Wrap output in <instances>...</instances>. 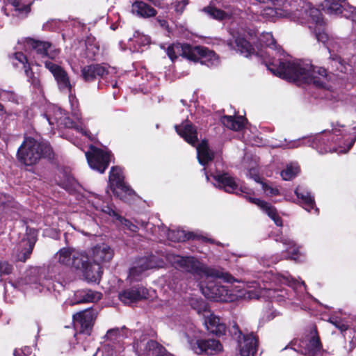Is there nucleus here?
<instances>
[{
    "instance_id": "54",
    "label": "nucleus",
    "mask_w": 356,
    "mask_h": 356,
    "mask_svg": "<svg viewBox=\"0 0 356 356\" xmlns=\"http://www.w3.org/2000/svg\"><path fill=\"white\" fill-rule=\"evenodd\" d=\"M13 207V197L6 193H0V207Z\"/></svg>"
},
{
    "instance_id": "55",
    "label": "nucleus",
    "mask_w": 356,
    "mask_h": 356,
    "mask_svg": "<svg viewBox=\"0 0 356 356\" xmlns=\"http://www.w3.org/2000/svg\"><path fill=\"white\" fill-rule=\"evenodd\" d=\"M329 321L341 332L346 331L348 329V325L345 324L340 318H330Z\"/></svg>"
},
{
    "instance_id": "18",
    "label": "nucleus",
    "mask_w": 356,
    "mask_h": 356,
    "mask_svg": "<svg viewBox=\"0 0 356 356\" xmlns=\"http://www.w3.org/2000/svg\"><path fill=\"white\" fill-rule=\"evenodd\" d=\"M90 152L86 153L90 167L100 173H104L110 162L109 154L93 145H90Z\"/></svg>"
},
{
    "instance_id": "2",
    "label": "nucleus",
    "mask_w": 356,
    "mask_h": 356,
    "mask_svg": "<svg viewBox=\"0 0 356 356\" xmlns=\"http://www.w3.org/2000/svg\"><path fill=\"white\" fill-rule=\"evenodd\" d=\"M273 7L264 9V15L270 17H287L300 24H307L309 29L314 26V35L327 48L334 47L333 38L324 31V22L321 10L305 0H272Z\"/></svg>"
},
{
    "instance_id": "22",
    "label": "nucleus",
    "mask_w": 356,
    "mask_h": 356,
    "mask_svg": "<svg viewBox=\"0 0 356 356\" xmlns=\"http://www.w3.org/2000/svg\"><path fill=\"white\" fill-rule=\"evenodd\" d=\"M147 296L148 291L147 289L140 285L125 289L118 294L119 300L127 305L146 299Z\"/></svg>"
},
{
    "instance_id": "39",
    "label": "nucleus",
    "mask_w": 356,
    "mask_h": 356,
    "mask_svg": "<svg viewBox=\"0 0 356 356\" xmlns=\"http://www.w3.org/2000/svg\"><path fill=\"white\" fill-rule=\"evenodd\" d=\"M202 11L210 18L218 21L229 19L231 17L229 13L213 6H206L202 9Z\"/></svg>"
},
{
    "instance_id": "26",
    "label": "nucleus",
    "mask_w": 356,
    "mask_h": 356,
    "mask_svg": "<svg viewBox=\"0 0 356 356\" xmlns=\"http://www.w3.org/2000/svg\"><path fill=\"white\" fill-rule=\"evenodd\" d=\"M294 193L298 200V203L307 211L310 212L312 209L318 213V209L316 207L314 196L312 195L311 191L305 186H298L294 191Z\"/></svg>"
},
{
    "instance_id": "15",
    "label": "nucleus",
    "mask_w": 356,
    "mask_h": 356,
    "mask_svg": "<svg viewBox=\"0 0 356 356\" xmlns=\"http://www.w3.org/2000/svg\"><path fill=\"white\" fill-rule=\"evenodd\" d=\"M96 318V312L92 308L79 312L73 315L75 330L79 334L90 335Z\"/></svg>"
},
{
    "instance_id": "61",
    "label": "nucleus",
    "mask_w": 356,
    "mask_h": 356,
    "mask_svg": "<svg viewBox=\"0 0 356 356\" xmlns=\"http://www.w3.org/2000/svg\"><path fill=\"white\" fill-rule=\"evenodd\" d=\"M277 315H278V313L276 311H272L271 309H269L266 312V314L263 317V320L270 321V320L273 319Z\"/></svg>"
},
{
    "instance_id": "16",
    "label": "nucleus",
    "mask_w": 356,
    "mask_h": 356,
    "mask_svg": "<svg viewBox=\"0 0 356 356\" xmlns=\"http://www.w3.org/2000/svg\"><path fill=\"white\" fill-rule=\"evenodd\" d=\"M27 238L14 248L13 261L25 262L30 257L37 241V234L35 229H30Z\"/></svg>"
},
{
    "instance_id": "59",
    "label": "nucleus",
    "mask_w": 356,
    "mask_h": 356,
    "mask_svg": "<svg viewBox=\"0 0 356 356\" xmlns=\"http://www.w3.org/2000/svg\"><path fill=\"white\" fill-rule=\"evenodd\" d=\"M333 40L334 41L333 42V45L334 47H332V48H327V50L329 51L330 54H332V51L334 52V51H339L340 50V49L341 48V42H342V40L339 38H333Z\"/></svg>"
},
{
    "instance_id": "32",
    "label": "nucleus",
    "mask_w": 356,
    "mask_h": 356,
    "mask_svg": "<svg viewBox=\"0 0 356 356\" xmlns=\"http://www.w3.org/2000/svg\"><path fill=\"white\" fill-rule=\"evenodd\" d=\"M102 293L89 289H83L74 293V303L95 302L102 298Z\"/></svg>"
},
{
    "instance_id": "3",
    "label": "nucleus",
    "mask_w": 356,
    "mask_h": 356,
    "mask_svg": "<svg viewBox=\"0 0 356 356\" xmlns=\"http://www.w3.org/2000/svg\"><path fill=\"white\" fill-rule=\"evenodd\" d=\"M332 131H323L315 136L292 140L287 143L286 146L289 149L301 146H309L320 154L332 152H348L356 140V133H353L355 135L350 139L346 138L347 136L342 134L339 129V127H343V125L336 123V124H332Z\"/></svg>"
},
{
    "instance_id": "25",
    "label": "nucleus",
    "mask_w": 356,
    "mask_h": 356,
    "mask_svg": "<svg viewBox=\"0 0 356 356\" xmlns=\"http://www.w3.org/2000/svg\"><path fill=\"white\" fill-rule=\"evenodd\" d=\"M275 241L277 242H281L284 246L285 251L282 253V257H279L278 255L273 257L270 264H276L282 258L286 259H298L297 256L299 254V247L293 240L283 236H277L275 238Z\"/></svg>"
},
{
    "instance_id": "28",
    "label": "nucleus",
    "mask_w": 356,
    "mask_h": 356,
    "mask_svg": "<svg viewBox=\"0 0 356 356\" xmlns=\"http://www.w3.org/2000/svg\"><path fill=\"white\" fill-rule=\"evenodd\" d=\"M91 256L95 264L109 262L114 256V250L106 243L97 244L91 248Z\"/></svg>"
},
{
    "instance_id": "17",
    "label": "nucleus",
    "mask_w": 356,
    "mask_h": 356,
    "mask_svg": "<svg viewBox=\"0 0 356 356\" xmlns=\"http://www.w3.org/2000/svg\"><path fill=\"white\" fill-rule=\"evenodd\" d=\"M188 345L189 348L197 355H213L222 349L220 341L213 339H188Z\"/></svg>"
},
{
    "instance_id": "31",
    "label": "nucleus",
    "mask_w": 356,
    "mask_h": 356,
    "mask_svg": "<svg viewBox=\"0 0 356 356\" xmlns=\"http://www.w3.org/2000/svg\"><path fill=\"white\" fill-rule=\"evenodd\" d=\"M248 202L257 205L275 222L277 226H282V220L277 213L276 209L270 203L252 197H249Z\"/></svg>"
},
{
    "instance_id": "34",
    "label": "nucleus",
    "mask_w": 356,
    "mask_h": 356,
    "mask_svg": "<svg viewBox=\"0 0 356 356\" xmlns=\"http://www.w3.org/2000/svg\"><path fill=\"white\" fill-rule=\"evenodd\" d=\"M83 275L88 282H99L102 274V268L99 264L89 263V264L82 270Z\"/></svg>"
},
{
    "instance_id": "11",
    "label": "nucleus",
    "mask_w": 356,
    "mask_h": 356,
    "mask_svg": "<svg viewBox=\"0 0 356 356\" xmlns=\"http://www.w3.org/2000/svg\"><path fill=\"white\" fill-rule=\"evenodd\" d=\"M22 284L26 286V290H31L34 293L50 291L54 284L50 279L46 277L44 270L34 269L20 281Z\"/></svg>"
},
{
    "instance_id": "19",
    "label": "nucleus",
    "mask_w": 356,
    "mask_h": 356,
    "mask_svg": "<svg viewBox=\"0 0 356 356\" xmlns=\"http://www.w3.org/2000/svg\"><path fill=\"white\" fill-rule=\"evenodd\" d=\"M259 279L264 284V286H260V288L269 291L271 290V286H267V284H270L271 282H276L277 281L294 288L303 287L304 289L306 288L303 281L300 282L290 276L275 275L271 271H265L261 273Z\"/></svg>"
},
{
    "instance_id": "50",
    "label": "nucleus",
    "mask_w": 356,
    "mask_h": 356,
    "mask_svg": "<svg viewBox=\"0 0 356 356\" xmlns=\"http://www.w3.org/2000/svg\"><path fill=\"white\" fill-rule=\"evenodd\" d=\"M62 28V22L60 19H51L44 23L42 30L46 31H57Z\"/></svg>"
},
{
    "instance_id": "49",
    "label": "nucleus",
    "mask_w": 356,
    "mask_h": 356,
    "mask_svg": "<svg viewBox=\"0 0 356 356\" xmlns=\"http://www.w3.org/2000/svg\"><path fill=\"white\" fill-rule=\"evenodd\" d=\"M119 328H113L107 331L105 337L108 341V343H121L123 337L120 334Z\"/></svg>"
},
{
    "instance_id": "33",
    "label": "nucleus",
    "mask_w": 356,
    "mask_h": 356,
    "mask_svg": "<svg viewBox=\"0 0 356 356\" xmlns=\"http://www.w3.org/2000/svg\"><path fill=\"white\" fill-rule=\"evenodd\" d=\"M150 43V38L145 35L136 32L129 40V48L131 52H142Z\"/></svg>"
},
{
    "instance_id": "30",
    "label": "nucleus",
    "mask_w": 356,
    "mask_h": 356,
    "mask_svg": "<svg viewBox=\"0 0 356 356\" xmlns=\"http://www.w3.org/2000/svg\"><path fill=\"white\" fill-rule=\"evenodd\" d=\"M193 47L188 44L174 43L168 46L166 53L170 59L174 61L178 56H182L190 60Z\"/></svg>"
},
{
    "instance_id": "46",
    "label": "nucleus",
    "mask_w": 356,
    "mask_h": 356,
    "mask_svg": "<svg viewBox=\"0 0 356 356\" xmlns=\"http://www.w3.org/2000/svg\"><path fill=\"white\" fill-rule=\"evenodd\" d=\"M124 347L121 343H108L107 342L103 347V351L106 356H116L121 353Z\"/></svg>"
},
{
    "instance_id": "48",
    "label": "nucleus",
    "mask_w": 356,
    "mask_h": 356,
    "mask_svg": "<svg viewBox=\"0 0 356 356\" xmlns=\"http://www.w3.org/2000/svg\"><path fill=\"white\" fill-rule=\"evenodd\" d=\"M329 59L330 60L331 67L332 70H335L341 72L344 71V60L340 56L335 54H330Z\"/></svg>"
},
{
    "instance_id": "35",
    "label": "nucleus",
    "mask_w": 356,
    "mask_h": 356,
    "mask_svg": "<svg viewBox=\"0 0 356 356\" xmlns=\"http://www.w3.org/2000/svg\"><path fill=\"white\" fill-rule=\"evenodd\" d=\"M131 10L133 13L143 17H150L156 14V10L154 8L140 1H136L132 4Z\"/></svg>"
},
{
    "instance_id": "58",
    "label": "nucleus",
    "mask_w": 356,
    "mask_h": 356,
    "mask_svg": "<svg viewBox=\"0 0 356 356\" xmlns=\"http://www.w3.org/2000/svg\"><path fill=\"white\" fill-rule=\"evenodd\" d=\"M14 58L22 64L24 70L25 69V66H30V64L28 63L26 56L23 53L15 52L14 54Z\"/></svg>"
},
{
    "instance_id": "62",
    "label": "nucleus",
    "mask_w": 356,
    "mask_h": 356,
    "mask_svg": "<svg viewBox=\"0 0 356 356\" xmlns=\"http://www.w3.org/2000/svg\"><path fill=\"white\" fill-rule=\"evenodd\" d=\"M157 229H159V236L158 237V239L161 241L165 238H167V236H165L164 233H165V229H168V228L167 227H165V225H162L161 226H158Z\"/></svg>"
},
{
    "instance_id": "44",
    "label": "nucleus",
    "mask_w": 356,
    "mask_h": 356,
    "mask_svg": "<svg viewBox=\"0 0 356 356\" xmlns=\"http://www.w3.org/2000/svg\"><path fill=\"white\" fill-rule=\"evenodd\" d=\"M74 248H63L56 254L58 261L60 264L70 266L72 261V254Z\"/></svg>"
},
{
    "instance_id": "40",
    "label": "nucleus",
    "mask_w": 356,
    "mask_h": 356,
    "mask_svg": "<svg viewBox=\"0 0 356 356\" xmlns=\"http://www.w3.org/2000/svg\"><path fill=\"white\" fill-rule=\"evenodd\" d=\"M165 236H167V238L173 242H181L186 240L191 239L193 236V234L191 232H185L184 230L177 229L171 230L170 229H165Z\"/></svg>"
},
{
    "instance_id": "36",
    "label": "nucleus",
    "mask_w": 356,
    "mask_h": 356,
    "mask_svg": "<svg viewBox=\"0 0 356 356\" xmlns=\"http://www.w3.org/2000/svg\"><path fill=\"white\" fill-rule=\"evenodd\" d=\"M72 259L70 266L81 270H83L90 263L88 254L84 251L76 249L74 250Z\"/></svg>"
},
{
    "instance_id": "9",
    "label": "nucleus",
    "mask_w": 356,
    "mask_h": 356,
    "mask_svg": "<svg viewBox=\"0 0 356 356\" xmlns=\"http://www.w3.org/2000/svg\"><path fill=\"white\" fill-rule=\"evenodd\" d=\"M230 335L238 342L241 356H253L258 346V338L252 332L243 334L236 323L229 328Z\"/></svg>"
},
{
    "instance_id": "4",
    "label": "nucleus",
    "mask_w": 356,
    "mask_h": 356,
    "mask_svg": "<svg viewBox=\"0 0 356 356\" xmlns=\"http://www.w3.org/2000/svg\"><path fill=\"white\" fill-rule=\"evenodd\" d=\"M169 260L175 268L193 275L201 276L205 275L211 278L221 279L228 283L238 282L231 274L224 270L207 268L193 257L172 255Z\"/></svg>"
},
{
    "instance_id": "10",
    "label": "nucleus",
    "mask_w": 356,
    "mask_h": 356,
    "mask_svg": "<svg viewBox=\"0 0 356 356\" xmlns=\"http://www.w3.org/2000/svg\"><path fill=\"white\" fill-rule=\"evenodd\" d=\"M213 179V185L226 193H235L243 195L248 201L250 196V191L245 187L238 185L236 179L228 173L217 172L211 175Z\"/></svg>"
},
{
    "instance_id": "38",
    "label": "nucleus",
    "mask_w": 356,
    "mask_h": 356,
    "mask_svg": "<svg viewBox=\"0 0 356 356\" xmlns=\"http://www.w3.org/2000/svg\"><path fill=\"white\" fill-rule=\"evenodd\" d=\"M245 119L242 116L234 118L230 115H225L221 118V122L229 129L234 131H240L242 129L245 124Z\"/></svg>"
},
{
    "instance_id": "8",
    "label": "nucleus",
    "mask_w": 356,
    "mask_h": 356,
    "mask_svg": "<svg viewBox=\"0 0 356 356\" xmlns=\"http://www.w3.org/2000/svg\"><path fill=\"white\" fill-rule=\"evenodd\" d=\"M115 73V69L101 64H91L83 67L81 70V76L86 82H92L97 79L101 78L102 81L99 82L101 86L105 82L107 86H111L113 88L118 87V81L115 76L111 80L108 79L110 74Z\"/></svg>"
},
{
    "instance_id": "60",
    "label": "nucleus",
    "mask_w": 356,
    "mask_h": 356,
    "mask_svg": "<svg viewBox=\"0 0 356 356\" xmlns=\"http://www.w3.org/2000/svg\"><path fill=\"white\" fill-rule=\"evenodd\" d=\"M122 224H124L130 231L131 232H136L138 229L137 226L134 225L129 220L124 219L123 218H121L119 219Z\"/></svg>"
},
{
    "instance_id": "56",
    "label": "nucleus",
    "mask_w": 356,
    "mask_h": 356,
    "mask_svg": "<svg viewBox=\"0 0 356 356\" xmlns=\"http://www.w3.org/2000/svg\"><path fill=\"white\" fill-rule=\"evenodd\" d=\"M188 0H177L175 2H174V8L177 13L181 14L186 5L188 4Z\"/></svg>"
},
{
    "instance_id": "57",
    "label": "nucleus",
    "mask_w": 356,
    "mask_h": 356,
    "mask_svg": "<svg viewBox=\"0 0 356 356\" xmlns=\"http://www.w3.org/2000/svg\"><path fill=\"white\" fill-rule=\"evenodd\" d=\"M262 188L266 193V194L270 196L277 195L280 194L278 188H273L265 183L262 184Z\"/></svg>"
},
{
    "instance_id": "37",
    "label": "nucleus",
    "mask_w": 356,
    "mask_h": 356,
    "mask_svg": "<svg viewBox=\"0 0 356 356\" xmlns=\"http://www.w3.org/2000/svg\"><path fill=\"white\" fill-rule=\"evenodd\" d=\"M346 0H325V7L327 12L334 15H341L343 17V10L349 4L346 3Z\"/></svg>"
},
{
    "instance_id": "63",
    "label": "nucleus",
    "mask_w": 356,
    "mask_h": 356,
    "mask_svg": "<svg viewBox=\"0 0 356 356\" xmlns=\"http://www.w3.org/2000/svg\"><path fill=\"white\" fill-rule=\"evenodd\" d=\"M32 353V348L30 346H24L21 349V353L23 356H29Z\"/></svg>"
},
{
    "instance_id": "27",
    "label": "nucleus",
    "mask_w": 356,
    "mask_h": 356,
    "mask_svg": "<svg viewBox=\"0 0 356 356\" xmlns=\"http://www.w3.org/2000/svg\"><path fill=\"white\" fill-rule=\"evenodd\" d=\"M311 334V337L302 350V354L305 356H327V353L323 349L316 330H314Z\"/></svg>"
},
{
    "instance_id": "20",
    "label": "nucleus",
    "mask_w": 356,
    "mask_h": 356,
    "mask_svg": "<svg viewBox=\"0 0 356 356\" xmlns=\"http://www.w3.org/2000/svg\"><path fill=\"white\" fill-rule=\"evenodd\" d=\"M190 60L199 62L202 65L211 67L217 66L219 63L218 56L213 51L204 47H193Z\"/></svg>"
},
{
    "instance_id": "1",
    "label": "nucleus",
    "mask_w": 356,
    "mask_h": 356,
    "mask_svg": "<svg viewBox=\"0 0 356 356\" xmlns=\"http://www.w3.org/2000/svg\"><path fill=\"white\" fill-rule=\"evenodd\" d=\"M259 42L261 45L270 48L277 57H270V52H256L251 44L242 37L235 39L236 51L245 57L256 54L261 56L267 69L275 76L297 84H313L316 87L324 88L327 81V71L325 68L314 67L309 60H287L282 58L283 50L278 47L272 33H263Z\"/></svg>"
},
{
    "instance_id": "6",
    "label": "nucleus",
    "mask_w": 356,
    "mask_h": 356,
    "mask_svg": "<svg viewBox=\"0 0 356 356\" xmlns=\"http://www.w3.org/2000/svg\"><path fill=\"white\" fill-rule=\"evenodd\" d=\"M177 133L188 143L196 146L197 156L200 164L206 165L214 157L213 152L209 149L206 140L197 144V132L196 128L188 120L181 124L175 126Z\"/></svg>"
},
{
    "instance_id": "7",
    "label": "nucleus",
    "mask_w": 356,
    "mask_h": 356,
    "mask_svg": "<svg viewBox=\"0 0 356 356\" xmlns=\"http://www.w3.org/2000/svg\"><path fill=\"white\" fill-rule=\"evenodd\" d=\"M133 350L137 356H172L162 345L148 338L143 330L134 332Z\"/></svg>"
},
{
    "instance_id": "42",
    "label": "nucleus",
    "mask_w": 356,
    "mask_h": 356,
    "mask_svg": "<svg viewBox=\"0 0 356 356\" xmlns=\"http://www.w3.org/2000/svg\"><path fill=\"white\" fill-rule=\"evenodd\" d=\"M24 73L26 76L27 81L30 83L33 89L35 91L41 92L42 90V86L39 74L33 72L30 66H25Z\"/></svg>"
},
{
    "instance_id": "23",
    "label": "nucleus",
    "mask_w": 356,
    "mask_h": 356,
    "mask_svg": "<svg viewBox=\"0 0 356 356\" xmlns=\"http://www.w3.org/2000/svg\"><path fill=\"white\" fill-rule=\"evenodd\" d=\"M156 257L154 255L143 257L138 259L134 266L129 270V277L131 280H140V276L144 271L154 268L157 266Z\"/></svg>"
},
{
    "instance_id": "47",
    "label": "nucleus",
    "mask_w": 356,
    "mask_h": 356,
    "mask_svg": "<svg viewBox=\"0 0 356 356\" xmlns=\"http://www.w3.org/2000/svg\"><path fill=\"white\" fill-rule=\"evenodd\" d=\"M300 168L297 164L288 165L284 170L281 172V176L285 181L293 179L299 172Z\"/></svg>"
},
{
    "instance_id": "24",
    "label": "nucleus",
    "mask_w": 356,
    "mask_h": 356,
    "mask_svg": "<svg viewBox=\"0 0 356 356\" xmlns=\"http://www.w3.org/2000/svg\"><path fill=\"white\" fill-rule=\"evenodd\" d=\"M30 47L35 51L36 54L43 58L48 57L54 59L60 54L58 49L52 48V44L49 42L36 40L34 39H29L27 41Z\"/></svg>"
},
{
    "instance_id": "45",
    "label": "nucleus",
    "mask_w": 356,
    "mask_h": 356,
    "mask_svg": "<svg viewBox=\"0 0 356 356\" xmlns=\"http://www.w3.org/2000/svg\"><path fill=\"white\" fill-rule=\"evenodd\" d=\"M66 92H68L69 93L68 97L71 106L72 115L75 118L76 120H81V113L79 108V101L76 99L75 95L72 92V89L67 90Z\"/></svg>"
},
{
    "instance_id": "43",
    "label": "nucleus",
    "mask_w": 356,
    "mask_h": 356,
    "mask_svg": "<svg viewBox=\"0 0 356 356\" xmlns=\"http://www.w3.org/2000/svg\"><path fill=\"white\" fill-rule=\"evenodd\" d=\"M6 2L13 6L16 12V15L26 17L31 11L30 4L24 1V0H6Z\"/></svg>"
},
{
    "instance_id": "51",
    "label": "nucleus",
    "mask_w": 356,
    "mask_h": 356,
    "mask_svg": "<svg viewBox=\"0 0 356 356\" xmlns=\"http://www.w3.org/2000/svg\"><path fill=\"white\" fill-rule=\"evenodd\" d=\"M343 17L356 22V7L348 6L343 10Z\"/></svg>"
},
{
    "instance_id": "12",
    "label": "nucleus",
    "mask_w": 356,
    "mask_h": 356,
    "mask_svg": "<svg viewBox=\"0 0 356 356\" xmlns=\"http://www.w3.org/2000/svg\"><path fill=\"white\" fill-rule=\"evenodd\" d=\"M201 291L207 298L216 302H233L236 299L232 290L216 280L207 281L204 286H201Z\"/></svg>"
},
{
    "instance_id": "14",
    "label": "nucleus",
    "mask_w": 356,
    "mask_h": 356,
    "mask_svg": "<svg viewBox=\"0 0 356 356\" xmlns=\"http://www.w3.org/2000/svg\"><path fill=\"white\" fill-rule=\"evenodd\" d=\"M111 188L115 195L120 200H127V196L134 195V191L124 181V176L121 168L112 167L109 175Z\"/></svg>"
},
{
    "instance_id": "52",
    "label": "nucleus",
    "mask_w": 356,
    "mask_h": 356,
    "mask_svg": "<svg viewBox=\"0 0 356 356\" xmlns=\"http://www.w3.org/2000/svg\"><path fill=\"white\" fill-rule=\"evenodd\" d=\"M96 210L101 211L105 213L108 214L111 216L116 217L118 219L120 218V216L118 215V213L113 209V208L108 205L104 206H95Z\"/></svg>"
},
{
    "instance_id": "53",
    "label": "nucleus",
    "mask_w": 356,
    "mask_h": 356,
    "mask_svg": "<svg viewBox=\"0 0 356 356\" xmlns=\"http://www.w3.org/2000/svg\"><path fill=\"white\" fill-rule=\"evenodd\" d=\"M13 271V266L6 261H0V275H9Z\"/></svg>"
},
{
    "instance_id": "13",
    "label": "nucleus",
    "mask_w": 356,
    "mask_h": 356,
    "mask_svg": "<svg viewBox=\"0 0 356 356\" xmlns=\"http://www.w3.org/2000/svg\"><path fill=\"white\" fill-rule=\"evenodd\" d=\"M44 117L50 125L55 124L58 126H63L66 128L75 129L77 132L81 133L83 136L87 137L91 141L95 140V136L90 134V132L84 127L83 123L80 120H77L78 123L73 121L70 117L63 115V111L58 108L53 117L48 114H44Z\"/></svg>"
},
{
    "instance_id": "21",
    "label": "nucleus",
    "mask_w": 356,
    "mask_h": 356,
    "mask_svg": "<svg viewBox=\"0 0 356 356\" xmlns=\"http://www.w3.org/2000/svg\"><path fill=\"white\" fill-rule=\"evenodd\" d=\"M44 64L45 67L54 76L60 91L63 92L72 89L69 76L61 66L49 60L44 61Z\"/></svg>"
},
{
    "instance_id": "41",
    "label": "nucleus",
    "mask_w": 356,
    "mask_h": 356,
    "mask_svg": "<svg viewBox=\"0 0 356 356\" xmlns=\"http://www.w3.org/2000/svg\"><path fill=\"white\" fill-rule=\"evenodd\" d=\"M189 304L198 314L202 315L204 318L210 313L208 304L201 298H191Z\"/></svg>"
},
{
    "instance_id": "64",
    "label": "nucleus",
    "mask_w": 356,
    "mask_h": 356,
    "mask_svg": "<svg viewBox=\"0 0 356 356\" xmlns=\"http://www.w3.org/2000/svg\"><path fill=\"white\" fill-rule=\"evenodd\" d=\"M156 21L161 27L165 28L168 26V22L164 19L157 18Z\"/></svg>"
},
{
    "instance_id": "29",
    "label": "nucleus",
    "mask_w": 356,
    "mask_h": 356,
    "mask_svg": "<svg viewBox=\"0 0 356 356\" xmlns=\"http://www.w3.org/2000/svg\"><path fill=\"white\" fill-rule=\"evenodd\" d=\"M204 323L209 332L218 337L223 336L226 333L225 324L218 316L211 312L204 317Z\"/></svg>"
},
{
    "instance_id": "5",
    "label": "nucleus",
    "mask_w": 356,
    "mask_h": 356,
    "mask_svg": "<svg viewBox=\"0 0 356 356\" xmlns=\"http://www.w3.org/2000/svg\"><path fill=\"white\" fill-rule=\"evenodd\" d=\"M52 147L47 142L39 143L33 138H25L17 152L19 162L25 165H33L41 158H53Z\"/></svg>"
}]
</instances>
